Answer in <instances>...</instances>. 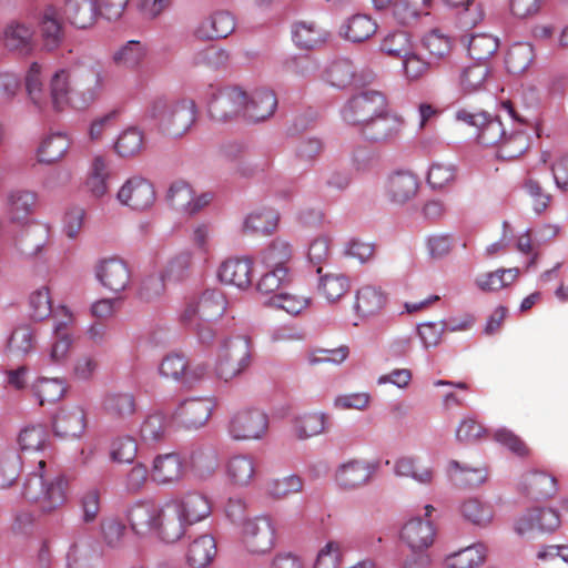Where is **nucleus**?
Listing matches in <instances>:
<instances>
[{
    "mask_svg": "<svg viewBox=\"0 0 568 568\" xmlns=\"http://www.w3.org/2000/svg\"><path fill=\"white\" fill-rule=\"evenodd\" d=\"M158 507L154 503H136L128 509L126 518L134 534L152 536Z\"/></svg>",
    "mask_w": 568,
    "mask_h": 568,
    "instance_id": "obj_35",
    "label": "nucleus"
},
{
    "mask_svg": "<svg viewBox=\"0 0 568 568\" xmlns=\"http://www.w3.org/2000/svg\"><path fill=\"white\" fill-rule=\"evenodd\" d=\"M523 189L531 199L532 209L537 214L544 213L549 207L552 196L542 187L535 173H528Z\"/></svg>",
    "mask_w": 568,
    "mask_h": 568,
    "instance_id": "obj_60",
    "label": "nucleus"
},
{
    "mask_svg": "<svg viewBox=\"0 0 568 568\" xmlns=\"http://www.w3.org/2000/svg\"><path fill=\"white\" fill-rule=\"evenodd\" d=\"M355 77V67L348 59L336 60L326 69V81L335 88L344 89L353 84Z\"/></svg>",
    "mask_w": 568,
    "mask_h": 568,
    "instance_id": "obj_58",
    "label": "nucleus"
},
{
    "mask_svg": "<svg viewBox=\"0 0 568 568\" xmlns=\"http://www.w3.org/2000/svg\"><path fill=\"white\" fill-rule=\"evenodd\" d=\"M216 407L214 397H192L183 400L174 410V419L186 428L204 426Z\"/></svg>",
    "mask_w": 568,
    "mask_h": 568,
    "instance_id": "obj_11",
    "label": "nucleus"
},
{
    "mask_svg": "<svg viewBox=\"0 0 568 568\" xmlns=\"http://www.w3.org/2000/svg\"><path fill=\"white\" fill-rule=\"evenodd\" d=\"M2 40L8 51L21 57L32 54L37 45L33 26L19 20H12L4 27Z\"/></svg>",
    "mask_w": 568,
    "mask_h": 568,
    "instance_id": "obj_14",
    "label": "nucleus"
},
{
    "mask_svg": "<svg viewBox=\"0 0 568 568\" xmlns=\"http://www.w3.org/2000/svg\"><path fill=\"white\" fill-rule=\"evenodd\" d=\"M85 428L87 413L79 405L64 406L54 416L53 429L59 437L79 438Z\"/></svg>",
    "mask_w": 568,
    "mask_h": 568,
    "instance_id": "obj_18",
    "label": "nucleus"
},
{
    "mask_svg": "<svg viewBox=\"0 0 568 568\" xmlns=\"http://www.w3.org/2000/svg\"><path fill=\"white\" fill-rule=\"evenodd\" d=\"M277 99L270 89H257L250 98L246 95L244 116L251 121H264L275 112Z\"/></svg>",
    "mask_w": 568,
    "mask_h": 568,
    "instance_id": "obj_31",
    "label": "nucleus"
},
{
    "mask_svg": "<svg viewBox=\"0 0 568 568\" xmlns=\"http://www.w3.org/2000/svg\"><path fill=\"white\" fill-rule=\"evenodd\" d=\"M38 204V194L27 189H12L4 199V213L11 222H23L34 211Z\"/></svg>",
    "mask_w": 568,
    "mask_h": 568,
    "instance_id": "obj_20",
    "label": "nucleus"
},
{
    "mask_svg": "<svg viewBox=\"0 0 568 568\" xmlns=\"http://www.w3.org/2000/svg\"><path fill=\"white\" fill-rule=\"evenodd\" d=\"M146 113L163 135L179 139L194 125L197 108L192 99L159 97L150 103Z\"/></svg>",
    "mask_w": 568,
    "mask_h": 568,
    "instance_id": "obj_4",
    "label": "nucleus"
},
{
    "mask_svg": "<svg viewBox=\"0 0 568 568\" xmlns=\"http://www.w3.org/2000/svg\"><path fill=\"white\" fill-rule=\"evenodd\" d=\"M95 277L104 288L121 293L131 282V271L123 260L110 257L95 265Z\"/></svg>",
    "mask_w": 568,
    "mask_h": 568,
    "instance_id": "obj_16",
    "label": "nucleus"
},
{
    "mask_svg": "<svg viewBox=\"0 0 568 568\" xmlns=\"http://www.w3.org/2000/svg\"><path fill=\"white\" fill-rule=\"evenodd\" d=\"M39 28L44 51L52 52L61 47L65 30L55 6L49 4L43 8L39 17Z\"/></svg>",
    "mask_w": 568,
    "mask_h": 568,
    "instance_id": "obj_17",
    "label": "nucleus"
},
{
    "mask_svg": "<svg viewBox=\"0 0 568 568\" xmlns=\"http://www.w3.org/2000/svg\"><path fill=\"white\" fill-rule=\"evenodd\" d=\"M532 59V47L527 42H518L509 48L505 63L508 72L519 74L528 69Z\"/></svg>",
    "mask_w": 568,
    "mask_h": 568,
    "instance_id": "obj_55",
    "label": "nucleus"
},
{
    "mask_svg": "<svg viewBox=\"0 0 568 568\" xmlns=\"http://www.w3.org/2000/svg\"><path fill=\"white\" fill-rule=\"evenodd\" d=\"M24 87L30 101L39 109L43 110L49 99L42 81V67L38 62H32L24 77Z\"/></svg>",
    "mask_w": 568,
    "mask_h": 568,
    "instance_id": "obj_46",
    "label": "nucleus"
},
{
    "mask_svg": "<svg viewBox=\"0 0 568 568\" xmlns=\"http://www.w3.org/2000/svg\"><path fill=\"white\" fill-rule=\"evenodd\" d=\"M220 465L219 452L213 446H200L192 450L190 455V466L200 479L211 478Z\"/></svg>",
    "mask_w": 568,
    "mask_h": 568,
    "instance_id": "obj_39",
    "label": "nucleus"
},
{
    "mask_svg": "<svg viewBox=\"0 0 568 568\" xmlns=\"http://www.w3.org/2000/svg\"><path fill=\"white\" fill-rule=\"evenodd\" d=\"M241 539L244 548L252 555L271 552L277 540L275 520L268 515L245 519L242 524Z\"/></svg>",
    "mask_w": 568,
    "mask_h": 568,
    "instance_id": "obj_6",
    "label": "nucleus"
},
{
    "mask_svg": "<svg viewBox=\"0 0 568 568\" xmlns=\"http://www.w3.org/2000/svg\"><path fill=\"white\" fill-rule=\"evenodd\" d=\"M166 201L174 210L181 211L187 215H194L212 201V195L204 193L195 196L187 182L175 181L168 190Z\"/></svg>",
    "mask_w": 568,
    "mask_h": 568,
    "instance_id": "obj_15",
    "label": "nucleus"
},
{
    "mask_svg": "<svg viewBox=\"0 0 568 568\" xmlns=\"http://www.w3.org/2000/svg\"><path fill=\"white\" fill-rule=\"evenodd\" d=\"M486 555V547L483 544H475L448 555L445 559V567L477 568L484 564Z\"/></svg>",
    "mask_w": 568,
    "mask_h": 568,
    "instance_id": "obj_45",
    "label": "nucleus"
},
{
    "mask_svg": "<svg viewBox=\"0 0 568 568\" xmlns=\"http://www.w3.org/2000/svg\"><path fill=\"white\" fill-rule=\"evenodd\" d=\"M168 433V422L163 414L152 413L141 424L140 437L143 443L151 445L164 440Z\"/></svg>",
    "mask_w": 568,
    "mask_h": 568,
    "instance_id": "obj_56",
    "label": "nucleus"
},
{
    "mask_svg": "<svg viewBox=\"0 0 568 568\" xmlns=\"http://www.w3.org/2000/svg\"><path fill=\"white\" fill-rule=\"evenodd\" d=\"M246 92L237 87H225L217 90L209 102L207 111L212 120L229 122L244 116Z\"/></svg>",
    "mask_w": 568,
    "mask_h": 568,
    "instance_id": "obj_9",
    "label": "nucleus"
},
{
    "mask_svg": "<svg viewBox=\"0 0 568 568\" xmlns=\"http://www.w3.org/2000/svg\"><path fill=\"white\" fill-rule=\"evenodd\" d=\"M109 162L103 155H95L91 162L85 181L87 191L94 199H101L109 192Z\"/></svg>",
    "mask_w": 568,
    "mask_h": 568,
    "instance_id": "obj_40",
    "label": "nucleus"
},
{
    "mask_svg": "<svg viewBox=\"0 0 568 568\" xmlns=\"http://www.w3.org/2000/svg\"><path fill=\"white\" fill-rule=\"evenodd\" d=\"M257 476V465L254 457L237 454L229 458L225 464L227 483L235 488L248 487Z\"/></svg>",
    "mask_w": 568,
    "mask_h": 568,
    "instance_id": "obj_22",
    "label": "nucleus"
},
{
    "mask_svg": "<svg viewBox=\"0 0 568 568\" xmlns=\"http://www.w3.org/2000/svg\"><path fill=\"white\" fill-rule=\"evenodd\" d=\"M17 443L23 453H44L51 449L50 434L42 425H29L22 428Z\"/></svg>",
    "mask_w": 568,
    "mask_h": 568,
    "instance_id": "obj_42",
    "label": "nucleus"
},
{
    "mask_svg": "<svg viewBox=\"0 0 568 568\" xmlns=\"http://www.w3.org/2000/svg\"><path fill=\"white\" fill-rule=\"evenodd\" d=\"M499 41L488 33L473 34L468 41V54L471 59L485 62L498 50Z\"/></svg>",
    "mask_w": 568,
    "mask_h": 568,
    "instance_id": "obj_57",
    "label": "nucleus"
},
{
    "mask_svg": "<svg viewBox=\"0 0 568 568\" xmlns=\"http://www.w3.org/2000/svg\"><path fill=\"white\" fill-rule=\"evenodd\" d=\"M234 16L225 10L213 12L194 29V37L200 40L224 39L235 30Z\"/></svg>",
    "mask_w": 568,
    "mask_h": 568,
    "instance_id": "obj_19",
    "label": "nucleus"
},
{
    "mask_svg": "<svg viewBox=\"0 0 568 568\" xmlns=\"http://www.w3.org/2000/svg\"><path fill=\"white\" fill-rule=\"evenodd\" d=\"M69 481L67 477L54 470L52 463L44 459L24 479L21 495L38 505L43 514H51L62 507L68 499Z\"/></svg>",
    "mask_w": 568,
    "mask_h": 568,
    "instance_id": "obj_2",
    "label": "nucleus"
},
{
    "mask_svg": "<svg viewBox=\"0 0 568 568\" xmlns=\"http://www.w3.org/2000/svg\"><path fill=\"white\" fill-rule=\"evenodd\" d=\"M251 341L245 336L223 339L216 351L214 376L225 383L245 372L251 364Z\"/></svg>",
    "mask_w": 568,
    "mask_h": 568,
    "instance_id": "obj_5",
    "label": "nucleus"
},
{
    "mask_svg": "<svg viewBox=\"0 0 568 568\" xmlns=\"http://www.w3.org/2000/svg\"><path fill=\"white\" fill-rule=\"evenodd\" d=\"M518 276L519 270L517 267L499 268L478 276L476 284L485 292L499 291L514 283Z\"/></svg>",
    "mask_w": 568,
    "mask_h": 568,
    "instance_id": "obj_54",
    "label": "nucleus"
},
{
    "mask_svg": "<svg viewBox=\"0 0 568 568\" xmlns=\"http://www.w3.org/2000/svg\"><path fill=\"white\" fill-rule=\"evenodd\" d=\"M387 304V295L379 287L365 285L355 294L354 310L361 318L374 317L382 313Z\"/></svg>",
    "mask_w": 568,
    "mask_h": 568,
    "instance_id": "obj_28",
    "label": "nucleus"
},
{
    "mask_svg": "<svg viewBox=\"0 0 568 568\" xmlns=\"http://www.w3.org/2000/svg\"><path fill=\"white\" fill-rule=\"evenodd\" d=\"M217 276L224 284L247 288L252 284L253 262L245 257L227 258L220 265Z\"/></svg>",
    "mask_w": 568,
    "mask_h": 568,
    "instance_id": "obj_23",
    "label": "nucleus"
},
{
    "mask_svg": "<svg viewBox=\"0 0 568 568\" xmlns=\"http://www.w3.org/2000/svg\"><path fill=\"white\" fill-rule=\"evenodd\" d=\"M529 149V138L523 131L505 133L496 149V156L500 160L513 161Z\"/></svg>",
    "mask_w": 568,
    "mask_h": 568,
    "instance_id": "obj_48",
    "label": "nucleus"
},
{
    "mask_svg": "<svg viewBox=\"0 0 568 568\" xmlns=\"http://www.w3.org/2000/svg\"><path fill=\"white\" fill-rule=\"evenodd\" d=\"M422 48L434 62H445L452 55L455 47L454 39L440 29L434 28L422 38Z\"/></svg>",
    "mask_w": 568,
    "mask_h": 568,
    "instance_id": "obj_36",
    "label": "nucleus"
},
{
    "mask_svg": "<svg viewBox=\"0 0 568 568\" xmlns=\"http://www.w3.org/2000/svg\"><path fill=\"white\" fill-rule=\"evenodd\" d=\"M152 536L164 542H175L185 534V525L179 513L178 505L171 500L159 505Z\"/></svg>",
    "mask_w": 568,
    "mask_h": 568,
    "instance_id": "obj_12",
    "label": "nucleus"
},
{
    "mask_svg": "<svg viewBox=\"0 0 568 568\" xmlns=\"http://www.w3.org/2000/svg\"><path fill=\"white\" fill-rule=\"evenodd\" d=\"M104 78L98 62L78 63L57 70L50 79V102L54 111L67 108L83 110L98 100Z\"/></svg>",
    "mask_w": 568,
    "mask_h": 568,
    "instance_id": "obj_1",
    "label": "nucleus"
},
{
    "mask_svg": "<svg viewBox=\"0 0 568 568\" xmlns=\"http://www.w3.org/2000/svg\"><path fill=\"white\" fill-rule=\"evenodd\" d=\"M560 526V516L552 508H534L520 517L515 525L519 535H524L534 529L540 531H555Z\"/></svg>",
    "mask_w": 568,
    "mask_h": 568,
    "instance_id": "obj_24",
    "label": "nucleus"
},
{
    "mask_svg": "<svg viewBox=\"0 0 568 568\" xmlns=\"http://www.w3.org/2000/svg\"><path fill=\"white\" fill-rule=\"evenodd\" d=\"M50 227L42 224H34L27 229L22 237L21 251L28 255H37L49 241Z\"/></svg>",
    "mask_w": 568,
    "mask_h": 568,
    "instance_id": "obj_63",
    "label": "nucleus"
},
{
    "mask_svg": "<svg viewBox=\"0 0 568 568\" xmlns=\"http://www.w3.org/2000/svg\"><path fill=\"white\" fill-rule=\"evenodd\" d=\"M418 186L415 174L409 171H397L387 180L386 194L393 203L404 204L417 194Z\"/></svg>",
    "mask_w": 568,
    "mask_h": 568,
    "instance_id": "obj_27",
    "label": "nucleus"
},
{
    "mask_svg": "<svg viewBox=\"0 0 568 568\" xmlns=\"http://www.w3.org/2000/svg\"><path fill=\"white\" fill-rule=\"evenodd\" d=\"M293 254L292 245L284 239L276 237L264 250L262 261L270 267H286Z\"/></svg>",
    "mask_w": 568,
    "mask_h": 568,
    "instance_id": "obj_62",
    "label": "nucleus"
},
{
    "mask_svg": "<svg viewBox=\"0 0 568 568\" xmlns=\"http://www.w3.org/2000/svg\"><path fill=\"white\" fill-rule=\"evenodd\" d=\"M227 301L220 290H206L190 300L181 313V323L192 331L202 344H212L216 336L213 324L226 311Z\"/></svg>",
    "mask_w": 568,
    "mask_h": 568,
    "instance_id": "obj_3",
    "label": "nucleus"
},
{
    "mask_svg": "<svg viewBox=\"0 0 568 568\" xmlns=\"http://www.w3.org/2000/svg\"><path fill=\"white\" fill-rule=\"evenodd\" d=\"M349 288L351 282L348 277L339 273L322 275L317 286L318 293L329 303L337 302Z\"/></svg>",
    "mask_w": 568,
    "mask_h": 568,
    "instance_id": "obj_50",
    "label": "nucleus"
},
{
    "mask_svg": "<svg viewBox=\"0 0 568 568\" xmlns=\"http://www.w3.org/2000/svg\"><path fill=\"white\" fill-rule=\"evenodd\" d=\"M404 129V119L397 113L387 112L386 108L382 114L368 122L363 129V135L374 142L393 143L402 136Z\"/></svg>",
    "mask_w": 568,
    "mask_h": 568,
    "instance_id": "obj_13",
    "label": "nucleus"
},
{
    "mask_svg": "<svg viewBox=\"0 0 568 568\" xmlns=\"http://www.w3.org/2000/svg\"><path fill=\"white\" fill-rule=\"evenodd\" d=\"M386 108L387 100L382 92L367 90L347 101L342 110V116L348 124L358 125L363 130Z\"/></svg>",
    "mask_w": 568,
    "mask_h": 568,
    "instance_id": "obj_8",
    "label": "nucleus"
},
{
    "mask_svg": "<svg viewBox=\"0 0 568 568\" xmlns=\"http://www.w3.org/2000/svg\"><path fill=\"white\" fill-rule=\"evenodd\" d=\"M268 425V416L263 410L243 407L231 415L227 434L236 442L260 440L267 434Z\"/></svg>",
    "mask_w": 568,
    "mask_h": 568,
    "instance_id": "obj_7",
    "label": "nucleus"
},
{
    "mask_svg": "<svg viewBox=\"0 0 568 568\" xmlns=\"http://www.w3.org/2000/svg\"><path fill=\"white\" fill-rule=\"evenodd\" d=\"M32 392L40 405L53 404L63 397L67 385L61 378L40 377L33 383Z\"/></svg>",
    "mask_w": 568,
    "mask_h": 568,
    "instance_id": "obj_52",
    "label": "nucleus"
},
{
    "mask_svg": "<svg viewBox=\"0 0 568 568\" xmlns=\"http://www.w3.org/2000/svg\"><path fill=\"white\" fill-rule=\"evenodd\" d=\"M293 41L303 49H314L324 43L328 32L315 21H298L292 29Z\"/></svg>",
    "mask_w": 568,
    "mask_h": 568,
    "instance_id": "obj_41",
    "label": "nucleus"
},
{
    "mask_svg": "<svg viewBox=\"0 0 568 568\" xmlns=\"http://www.w3.org/2000/svg\"><path fill=\"white\" fill-rule=\"evenodd\" d=\"M435 537V528L429 519L419 517L408 520L400 532V538L413 551H422L427 549Z\"/></svg>",
    "mask_w": 568,
    "mask_h": 568,
    "instance_id": "obj_25",
    "label": "nucleus"
},
{
    "mask_svg": "<svg viewBox=\"0 0 568 568\" xmlns=\"http://www.w3.org/2000/svg\"><path fill=\"white\" fill-rule=\"evenodd\" d=\"M102 410L112 419H125L136 412L134 396L128 392H109L101 403Z\"/></svg>",
    "mask_w": 568,
    "mask_h": 568,
    "instance_id": "obj_37",
    "label": "nucleus"
},
{
    "mask_svg": "<svg viewBox=\"0 0 568 568\" xmlns=\"http://www.w3.org/2000/svg\"><path fill=\"white\" fill-rule=\"evenodd\" d=\"M327 424L325 414L308 413L293 419V432L300 439H305L324 433Z\"/></svg>",
    "mask_w": 568,
    "mask_h": 568,
    "instance_id": "obj_49",
    "label": "nucleus"
},
{
    "mask_svg": "<svg viewBox=\"0 0 568 568\" xmlns=\"http://www.w3.org/2000/svg\"><path fill=\"white\" fill-rule=\"evenodd\" d=\"M184 473L183 460L176 453L159 455L154 458L151 477L160 485L171 484L182 478Z\"/></svg>",
    "mask_w": 568,
    "mask_h": 568,
    "instance_id": "obj_32",
    "label": "nucleus"
},
{
    "mask_svg": "<svg viewBox=\"0 0 568 568\" xmlns=\"http://www.w3.org/2000/svg\"><path fill=\"white\" fill-rule=\"evenodd\" d=\"M344 550L339 541H327L316 555L312 568H342Z\"/></svg>",
    "mask_w": 568,
    "mask_h": 568,
    "instance_id": "obj_64",
    "label": "nucleus"
},
{
    "mask_svg": "<svg viewBox=\"0 0 568 568\" xmlns=\"http://www.w3.org/2000/svg\"><path fill=\"white\" fill-rule=\"evenodd\" d=\"M144 146V133L138 128H129L119 135L114 149L121 158H134Z\"/></svg>",
    "mask_w": 568,
    "mask_h": 568,
    "instance_id": "obj_53",
    "label": "nucleus"
},
{
    "mask_svg": "<svg viewBox=\"0 0 568 568\" xmlns=\"http://www.w3.org/2000/svg\"><path fill=\"white\" fill-rule=\"evenodd\" d=\"M277 223L278 214L271 209H264L248 214L244 221L243 230L250 234L268 235L276 230Z\"/></svg>",
    "mask_w": 568,
    "mask_h": 568,
    "instance_id": "obj_51",
    "label": "nucleus"
},
{
    "mask_svg": "<svg viewBox=\"0 0 568 568\" xmlns=\"http://www.w3.org/2000/svg\"><path fill=\"white\" fill-rule=\"evenodd\" d=\"M523 490L532 499H546L557 493V481L551 475L544 471H530L523 476Z\"/></svg>",
    "mask_w": 568,
    "mask_h": 568,
    "instance_id": "obj_38",
    "label": "nucleus"
},
{
    "mask_svg": "<svg viewBox=\"0 0 568 568\" xmlns=\"http://www.w3.org/2000/svg\"><path fill=\"white\" fill-rule=\"evenodd\" d=\"M217 552L216 541L213 536L204 534L190 542L185 559L191 568H206Z\"/></svg>",
    "mask_w": 568,
    "mask_h": 568,
    "instance_id": "obj_34",
    "label": "nucleus"
},
{
    "mask_svg": "<svg viewBox=\"0 0 568 568\" xmlns=\"http://www.w3.org/2000/svg\"><path fill=\"white\" fill-rule=\"evenodd\" d=\"M118 201L136 211L150 209L155 202V191L152 183L140 175L129 178L116 194Z\"/></svg>",
    "mask_w": 568,
    "mask_h": 568,
    "instance_id": "obj_10",
    "label": "nucleus"
},
{
    "mask_svg": "<svg viewBox=\"0 0 568 568\" xmlns=\"http://www.w3.org/2000/svg\"><path fill=\"white\" fill-rule=\"evenodd\" d=\"M376 471V465L366 460L353 459L336 470L335 479L344 489H355L366 485Z\"/></svg>",
    "mask_w": 568,
    "mask_h": 568,
    "instance_id": "obj_21",
    "label": "nucleus"
},
{
    "mask_svg": "<svg viewBox=\"0 0 568 568\" xmlns=\"http://www.w3.org/2000/svg\"><path fill=\"white\" fill-rule=\"evenodd\" d=\"M37 345L36 333L30 325H20L13 329L8 343L7 353L16 357H24L34 351Z\"/></svg>",
    "mask_w": 568,
    "mask_h": 568,
    "instance_id": "obj_47",
    "label": "nucleus"
},
{
    "mask_svg": "<svg viewBox=\"0 0 568 568\" xmlns=\"http://www.w3.org/2000/svg\"><path fill=\"white\" fill-rule=\"evenodd\" d=\"M392 14L398 24L409 26L429 13L432 0H394Z\"/></svg>",
    "mask_w": 568,
    "mask_h": 568,
    "instance_id": "obj_43",
    "label": "nucleus"
},
{
    "mask_svg": "<svg viewBox=\"0 0 568 568\" xmlns=\"http://www.w3.org/2000/svg\"><path fill=\"white\" fill-rule=\"evenodd\" d=\"M378 30L377 21L367 13H356L339 27V36L351 42L361 43L372 38Z\"/></svg>",
    "mask_w": 568,
    "mask_h": 568,
    "instance_id": "obj_26",
    "label": "nucleus"
},
{
    "mask_svg": "<svg viewBox=\"0 0 568 568\" xmlns=\"http://www.w3.org/2000/svg\"><path fill=\"white\" fill-rule=\"evenodd\" d=\"M489 79L490 69L488 64L477 61L460 70L457 84L464 94H471L485 90Z\"/></svg>",
    "mask_w": 568,
    "mask_h": 568,
    "instance_id": "obj_33",
    "label": "nucleus"
},
{
    "mask_svg": "<svg viewBox=\"0 0 568 568\" xmlns=\"http://www.w3.org/2000/svg\"><path fill=\"white\" fill-rule=\"evenodd\" d=\"M457 176V168L454 163L435 161L427 172V183L434 190H442L453 184Z\"/></svg>",
    "mask_w": 568,
    "mask_h": 568,
    "instance_id": "obj_59",
    "label": "nucleus"
},
{
    "mask_svg": "<svg viewBox=\"0 0 568 568\" xmlns=\"http://www.w3.org/2000/svg\"><path fill=\"white\" fill-rule=\"evenodd\" d=\"M71 141L64 133L48 135L38 149V159L41 163L52 164L60 161L68 152Z\"/></svg>",
    "mask_w": 568,
    "mask_h": 568,
    "instance_id": "obj_44",
    "label": "nucleus"
},
{
    "mask_svg": "<svg viewBox=\"0 0 568 568\" xmlns=\"http://www.w3.org/2000/svg\"><path fill=\"white\" fill-rule=\"evenodd\" d=\"M178 505L184 525H193L210 516L212 508L206 496L200 493H189L180 499L171 500Z\"/></svg>",
    "mask_w": 568,
    "mask_h": 568,
    "instance_id": "obj_30",
    "label": "nucleus"
},
{
    "mask_svg": "<svg viewBox=\"0 0 568 568\" xmlns=\"http://www.w3.org/2000/svg\"><path fill=\"white\" fill-rule=\"evenodd\" d=\"M21 471L20 456L13 449L0 452V488L12 486Z\"/></svg>",
    "mask_w": 568,
    "mask_h": 568,
    "instance_id": "obj_61",
    "label": "nucleus"
},
{
    "mask_svg": "<svg viewBox=\"0 0 568 568\" xmlns=\"http://www.w3.org/2000/svg\"><path fill=\"white\" fill-rule=\"evenodd\" d=\"M63 13L70 24L78 29L91 28L98 18V0H64Z\"/></svg>",
    "mask_w": 568,
    "mask_h": 568,
    "instance_id": "obj_29",
    "label": "nucleus"
}]
</instances>
